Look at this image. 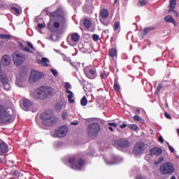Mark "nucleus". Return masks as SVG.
I'll use <instances>...</instances> for the list:
<instances>
[{"label":"nucleus","mask_w":179,"mask_h":179,"mask_svg":"<svg viewBox=\"0 0 179 179\" xmlns=\"http://www.w3.org/2000/svg\"><path fill=\"white\" fill-rule=\"evenodd\" d=\"M159 170L162 174H173L174 173V166L170 162H165L161 165Z\"/></svg>","instance_id":"obj_10"},{"label":"nucleus","mask_w":179,"mask_h":179,"mask_svg":"<svg viewBox=\"0 0 179 179\" xmlns=\"http://www.w3.org/2000/svg\"><path fill=\"white\" fill-rule=\"evenodd\" d=\"M62 106H64V101L62 100L57 101L55 106L56 110H62Z\"/></svg>","instance_id":"obj_28"},{"label":"nucleus","mask_w":179,"mask_h":179,"mask_svg":"<svg viewBox=\"0 0 179 179\" xmlns=\"http://www.w3.org/2000/svg\"><path fill=\"white\" fill-rule=\"evenodd\" d=\"M146 0H139L137 6H145V5H146Z\"/></svg>","instance_id":"obj_36"},{"label":"nucleus","mask_w":179,"mask_h":179,"mask_svg":"<svg viewBox=\"0 0 179 179\" xmlns=\"http://www.w3.org/2000/svg\"><path fill=\"white\" fill-rule=\"evenodd\" d=\"M120 22L118 21L115 22L113 25V29L115 31H118V29H120Z\"/></svg>","instance_id":"obj_34"},{"label":"nucleus","mask_w":179,"mask_h":179,"mask_svg":"<svg viewBox=\"0 0 179 179\" xmlns=\"http://www.w3.org/2000/svg\"><path fill=\"white\" fill-rule=\"evenodd\" d=\"M121 129H124V128H127V124H123L120 125Z\"/></svg>","instance_id":"obj_53"},{"label":"nucleus","mask_w":179,"mask_h":179,"mask_svg":"<svg viewBox=\"0 0 179 179\" xmlns=\"http://www.w3.org/2000/svg\"><path fill=\"white\" fill-rule=\"evenodd\" d=\"M0 82L3 86L4 90L9 92L10 90V84H9V79H8V75L2 71V65L0 62Z\"/></svg>","instance_id":"obj_5"},{"label":"nucleus","mask_w":179,"mask_h":179,"mask_svg":"<svg viewBox=\"0 0 179 179\" xmlns=\"http://www.w3.org/2000/svg\"><path fill=\"white\" fill-rule=\"evenodd\" d=\"M27 45H28V47H29V48H31V50H33V51H36V48H34L32 43L27 41Z\"/></svg>","instance_id":"obj_38"},{"label":"nucleus","mask_w":179,"mask_h":179,"mask_svg":"<svg viewBox=\"0 0 179 179\" xmlns=\"http://www.w3.org/2000/svg\"><path fill=\"white\" fill-rule=\"evenodd\" d=\"M66 134H68V127L66 126H62L55 131V135H56L57 138H64L66 136Z\"/></svg>","instance_id":"obj_14"},{"label":"nucleus","mask_w":179,"mask_h":179,"mask_svg":"<svg viewBox=\"0 0 179 179\" xmlns=\"http://www.w3.org/2000/svg\"><path fill=\"white\" fill-rule=\"evenodd\" d=\"M34 97L36 100H44L48 99L44 86H42L34 91Z\"/></svg>","instance_id":"obj_11"},{"label":"nucleus","mask_w":179,"mask_h":179,"mask_svg":"<svg viewBox=\"0 0 179 179\" xmlns=\"http://www.w3.org/2000/svg\"><path fill=\"white\" fill-rule=\"evenodd\" d=\"M163 160H164V159L163 157H159L158 161H155L154 164L155 166H157L158 164H160V163H162Z\"/></svg>","instance_id":"obj_40"},{"label":"nucleus","mask_w":179,"mask_h":179,"mask_svg":"<svg viewBox=\"0 0 179 179\" xmlns=\"http://www.w3.org/2000/svg\"><path fill=\"white\" fill-rule=\"evenodd\" d=\"M164 115L166 118H168L169 120H171V115H170V114H169L167 112L164 113Z\"/></svg>","instance_id":"obj_47"},{"label":"nucleus","mask_w":179,"mask_h":179,"mask_svg":"<svg viewBox=\"0 0 179 179\" xmlns=\"http://www.w3.org/2000/svg\"><path fill=\"white\" fill-rule=\"evenodd\" d=\"M112 145L115 148H120L121 149H127L131 146V142L125 138H120L112 141Z\"/></svg>","instance_id":"obj_7"},{"label":"nucleus","mask_w":179,"mask_h":179,"mask_svg":"<svg viewBox=\"0 0 179 179\" xmlns=\"http://www.w3.org/2000/svg\"><path fill=\"white\" fill-rule=\"evenodd\" d=\"M83 24L85 29H90L92 27V22L89 19L84 20Z\"/></svg>","instance_id":"obj_27"},{"label":"nucleus","mask_w":179,"mask_h":179,"mask_svg":"<svg viewBox=\"0 0 179 179\" xmlns=\"http://www.w3.org/2000/svg\"><path fill=\"white\" fill-rule=\"evenodd\" d=\"M69 163L71 164V169L76 170L78 169H81L85 162L82 159H78L76 157H71L69 159Z\"/></svg>","instance_id":"obj_9"},{"label":"nucleus","mask_w":179,"mask_h":179,"mask_svg":"<svg viewBox=\"0 0 179 179\" xmlns=\"http://www.w3.org/2000/svg\"><path fill=\"white\" fill-rule=\"evenodd\" d=\"M62 57L64 61H68V57H66V55L62 54Z\"/></svg>","instance_id":"obj_52"},{"label":"nucleus","mask_w":179,"mask_h":179,"mask_svg":"<svg viewBox=\"0 0 179 179\" xmlns=\"http://www.w3.org/2000/svg\"><path fill=\"white\" fill-rule=\"evenodd\" d=\"M22 106L24 107V108H29V107L32 106V103L30 100L25 99L23 100Z\"/></svg>","instance_id":"obj_26"},{"label":"nucleus","mask_w":179,"mask_h":179,"mask_svg":"<svg viewBox=\"0 0 179 179\" xmlns=\"http://www.w3.org/2000/svg\"><path fill=\"white\" fill-rule=\"evenodd\" d=\"M164 22L166 23H173V24H176V20H174V18L170 15L164 17Z\"/></svg>","instance_id":"obj_25"},{"label":"nucleus","mask_w":179,"mask_h":179,"mask_svg":"<svg viewBox=\"0 0 179 179\" xmlns=\"http://www.w3.org/2000/svg\"><path fill=\"white\" fill-rule=\"evenodd\" d=\"M163 153V150L159 147H155L150 150V156H160Z\"/></svg>","instance_id":"obj_18"},{"label":"nucleus","mask_w":179,"mask_h":179,"mask_svg":"<svg viewBox=\"0 0 179 179\" xmlns=\"http://www.w3.org/2000/svg\"><path fill=\"white\" fill-rule=\"evenodd\" d=\"M0 142H1V140H0Z\"/></svg>","instance_id":"obj_63"},{"label":"nucleus","mask_w":179,"mask_h":179,"mask_svg":"<svg viewBox=\"0 0 179 179\" xmlns=\"http://www.w3.org/2000/svg\"><path fill=\"white\" fill-rule=\"evenodd\" d=\"M133 152L135 156H139V155H143L145 152V143L139 141L134 147Z\"/></svg>","instance_id":"obj_12"},{"label":"nucleus","mask_w":179,"mask_h":179,"mask_svg":"<svg viewBox=\"0 0 179 179\" xmlns=\"http://www.w3.org/2000/svg\"><path fill=\"white\" fill-rule=\"evenodd\" d=\"M100 124L99 123H91L88 125L87 128V134L88 136H94L96 138L97 135H99V132H100L101 130Z\"/></svg>","instance_id":"obj_4"},{"label":"nucleus","mask_w":179,"mask_h":179,"mask_svg":"<svg viewBox=\"0 0 179 179\" xmlns=\"http://www.w3.org/2000/svg\"><path fill=\"white\" fill-rule=\"evenodd\" d=\"M100 77H101L102 79H106V78H107V76L106 75V73H105L104 72H101Z\"/></svg>","instance_id":"obj_46"},{"label":"nucleus","mask_w":179,"mask_h":179,"mask_svg":"<svg viewBox=\"0 0 179 179\" xmlns=\"http://www.w3.org/2000/svg\"><path fill=\"white\" fill-rule=\"evenodd\" d=\"M48 62H50V60L47 57H43L41 59H36V63L43 66H48Z\"/></svg>","instance_id":"obj_21"},{"label":"nucleus","mask_w":179,"mask_h":179,"mask_svg":"<svg viewBox=\"0 0 179 179\" xmlns=\"http://www.w3.org/2000/svg\"><path fill=\"white\" fill-rule=\"evenodd\" d=\"M99 38L100 37L99 36V35L95 34L92 35V39L94 41H99Z\"/></svg>","instance_id":"obj_41"},{"label":"nucleus","mask_w":179,"mask_h":179,"mask_svg":"<svg viewBox=\"0 0 179 179\" xmlns=\"http://www.w3.org/2000/svg\"><path fill=\"white\" fill-rule=\"evenodd\" d=\"M80 104L81 106H83V107L87 106V99L86 98L85 96H84L81 100H80Z\"/></svg>","instance_id":"obj_31"},{"label":"nucleus","mask_w":179,"mask_h":179,"mask_svg":"<svg viewBox=\"0 0 179 179\" xmlns=\"http://www.w3.org/2000/svg\"><path fill=\"white\" fill-rule=\"evenodd\" d=\"M1 62L4 66H9L11 62L10 57H9V55H5L1 59Z\"/></svg>","instance_id":"obj_20"},{"label":"nucleus","mask_w":179,"mask_h":179,"mask_svg":"<svg viewBox=\"0 0 179 179\" xmlns=\"http://www.w3.org/2000/svg\"><path fill=\"white\" fill-rule=\"evenodd\" d=\"M51 72H52L53 76H55V78H57V76H58V71H57V70L52 69Z\"/></svg>","instance_id":"obj_42"},{"label":"nucleus","mask_w":179,"mask_h":179,"mask_svg":"<svg viewBox=\"0 0 179 179\" xmlns=\"http://www.w3.org/2000/svg\"><path fill=\"white\" fill-rule=\"evenodd\" d=\"M158 139H159V142H161V143H163L164 142V139L163 138V136H160Z\"/></svg>","instance_id":"obj_51"},{"label":"nucleus","mask_w":179,"mask_h":179,"mask_svg":"<svg viewBox=\"0 0 179 179\" xmlns=\"http://www.w3.org/2000/svg\"><path fill=\"white\" fill-rule=\"evenodd\" d=\"M43 89H45V92L47 94V98L51 96H54V94H55L56 92L55 90L51 87H45L43 86Z\"/></svg>","instance_id":"obj_19"},{"label":"nucleus","mask_w":179,"mask_h":179,"mask_svg":"<svg viewBox=\"0 0 179 179\" xmlns=\"http://www.w3.org/2000/svg\"><path fill=\"white\" fill-rule=\"evenodd\" d=\"M155 28L153 27H147L145 29H144L143 30V36H146V34H148V33H149V31H152V30H153Z\"/></svg>","instance_id":"obj_35"},{"label":"nucleus","mask_w":179,"mask_h":179,"mask_svg":"<svg viewBox=\"0 0 179 179\" xmlns=\"http://www.w3.org/2000/svg\"><path fill=\"white\" fill-rule=\"evenodd\" d=\"M113 89L115 92H120V85H118V80L115 79L114 82Z\"/></svg>","instance_id":"obj_30"},{"label":"nucleus","mask_w":179,"mask_h":179,"mask_svg":"<svg viewBox=\"0 0 179 179\" xmlns=\"http://www.w3.org/2000/svg\"><path fill=\"white\" fill-rule=\"evenodd\" d=\"M18 45L21 48V50H23V48H24V45H23V43L22 42H19Z\"/></svg>","instance_id":"obj_49"},{"label":"nucleus","mask_w":179,"mask_h":179,"mask_svg":"<svg viewBox=\"0 0 179 179\" xmlns=\"http://www.w3.org/2000/svg\"><path fill=\"white\" fill-rule=\"evenodd\" d=\"M109 57H110V58L117 57V49L114 48L109 49Z\"/></svg>","instance_id":"obj_24"},{"label":"nucleus","mask_w":179,"mask_h":179,"mask_svg":"<svg viewBox=\"0 0 179 179\" xmlns=\"http://www.w3.org/2000/svg\"><path fill=\"white\" fill-rule=\"evenodd\" d=\"M110 16V12L107 8H103L99 12V21L103 26H108L110 24V20H107Z\"/></svg>","instance_id":"obj_8"},{"label":"nucleus","mask_w":179,"mask_h":179,"mask_svg":"<svg viewBox=\"0 0 179 179\" xmlns=\"http://www.w3.org/2000/svg\"><path fill=\"white\" fill-rule=\"evenodd\" d=\"M64 89H65V93L69 94L67 96L69 103H70V104H73V103H75V99H72L73 98V92L69 90L70 89H72V85H71L69 83H66L64 85Z\"/></svg>","instance_id":"obj_13"},{"label":"nucleus","mask_w":179,"mask_h":179,"mask_svg":"<svg viewBox=\"0 0 179 179\" xmlns=\"http://www.w3.org/2000/svg\"><path fill=\"white\" fill-rule=\"evenodd\" d=\"M22 51H26L27 52H29L30 54H33V52L31 51L30 48L27 47H24Z\"/></svg>","instance_id":"obj_43"},{"label":"nucleus","mask_w":179,"mask_h":179,"mask_svg":"<svg viewBox=\"0 0 179 179\" xmlns=\"http://www.w3.org/2000/svg\"><path fill=\"white\" fill-rule=\"evenodd\" d=\"M169 150H171V152L172 153H174V152H176V150H174V148H173L171 145H169Z\"/></svg>","instance_id":"obj_48"},{"label":"nucleus","mask_w":179,"mask_h":179,"mask_svg":"<svg viewBox=\"0 0 179 179\" xmlns=\"http://www.w3.org/2000/svg\"><path fill=\"white\" fill-rule=\"evenodd\" d=\"M66 23V19L64 16V12L61 8H57L55 11L50 13V21L48 27L52 33L59 31L58 29Z\"/></svg>","instance_id":"obj_1"},{"label":"nucleus","mask_w":179,"mask_h":179,"mask_svg":"<svg viewBox=\"0 0 179 179\" xmlns=\"http://www.w3.org/2000/svg\"><path fill=\"white\" fill-rule=\"evenodd\" d=\"M171 179H176V176H171Z\"/></svg>","instance_id":"obj_58"},{"label":"nucleus","mask_w":179,"mask_h":179,"mask_svg":"<svg viewBox=\"0 0 179 179\" xmlns=\"http://www.w3.org/2000/svg\"><path fill=\"white\" fill-rule=\"evenodd\" d=\"M38 29H44L45 27V23L40 24L38 23L37 25Z\"/></svg>","instance_id":"obj_44"},{"label":"nucleus","mask_w":179,"mask_h":179,"mask_svg":"<svg viewBox=\"0 0 179 179\" xmlns=\"http://www.w3.org/2000/svg\"><path fill=\"white\" fill-rule=\"evenodd\" d=\"M173 13H174L176 17H178V13H177V11H176V10H173Z\"/></svg>","instance_id":"obj_54"},{"label":"nucleus","mask_w":179,"mask_h":179,"mask_svg":"<svg viewBox=\"0 0 179 179\" xmlns=\"http://www.w3.org/2000/svg\"><path fill=\"white\" fill-rule=\"evenodd\" d=\"M108 129L111 131V132H113L114 131V129H113L112 127H108Z\"/></svg>","instance_id":"obj_57"},{"label":"nucleus","mask_w":179,"mask_h":179,"mask_svg":"<svg viewBox=\"0 0 179 179\" xmlns=\"http://www.w3.org/2000/svg\"><path fill=\"white\" fill-rule=\"evenodd\" d=\"M12 58L15 65H22V64H23L26 59L29 58V55L20 51L16 50L15 52H13Z\"/></svg>","instance_id":"obj_3"},{"label":"nucleus","mask_w":179,"mask_h":179,"mask_svg":"<svg viewBox=\"0 0 179 179\" xmlns=\"http://www.w3.org/2000/svg\"><path fill=\"white\" fill-rule=\"evenodd\" d=\"M177 133H178V136H179V129H177Z\"/></svg>","instance_id":"obj_59"},{"label":"nucleus","mask_w":179,"mask_h":179,"mask_svg":"<svg viewBox=\"0 0 179 179\" xmlns=\"http://www.w3.org/2000/svg\"><path fill=\"white\" fill-rule=\"evenodd\" d=\"M115 3H117V0H115Z\"/></svg>","instance_id":"obj_62"},{"label":"nucleus","mask_w":179,"mask_h":179,"mask_svg":"<svg viewBox=\"0 0 179 179\" xmlns=\"http://www.w3.org/2000/svg\"><path fill=\"white\" fill-rule=\"evenodd\" d=\"M129 128L130 129H134V131H136L137 129H138V127L136 124H129Z\"/></svg>","instance_id":"obj_37"},{"label":"nucleus","mask_w":179,"mask_h":179,"mask_svg":"<svg viewBox=\"0 0 179 179\" xmlns=\"http://www.w3.org/2000/svg\"><path fill=\"white\" fill-rule=\"evenodd\" d=\"M41 79V73L36 71H32L29 78V82H38Z\"/></svg>","instance_id":"obj_17"},{"label":"nucleus","mask_w":179,"mask_h":179,"mask_svg":"<svg viewBox=\"0 0 179 179\" xmlns=\"http://www.w3.org/2000/svg\"><path fill=\"white\" fill-rule=\"evenodd\" d=\"M71 125H78V124H79V122H71Z\"/></svg>","instance_id":"obj_55"},{"label":"nucleus","mask_w":179,"mask_h":179,"mask_svg":"<svg viewBox=\"0 0 179 179\" xmlns=\"http://www.w3.org/2000/svg\"><path fill=\"white\" fill-rule=\"evenodd\" d=\"M80 37L79 34L74 33L67 38V41L69 44L73 45V44H78V43H79Z\"/></svg>","instance_id":"obj_16"},{"label":"nucleus","mask_w":179,"mask_h":179,"mask_svg":"<svg viewBox=\"0 0 179 179\" xmlns=\"http://www.w3.org/2000/svg\"><path fill=\"white\" fill-rule=\"evenodd\" d=\"M11 12L13 13H15V15H20V9H19L17 7L12 6L10 8Z\"/></svg>","instance_id":"obj_29"},{"label":"nucleus","mask_w":179,"mask_h":179,"mask_svg":"<svg viewBox=\"0 0 179 179\" xmlns=\"http://www.w3.org/2000/svg\"><path fill=\"white\" fill-rule=\"evenodd\" d=\"M166 143H167L168 146H169V145H170V143H168V142H166Z\"/></svg>","instance_id":"obj_61"},{"label":"nucleus","mask_w":179,"mask_h":179,"mask_svg":"<svg viewBox=\"0 0 179 179\" xmlns=\"http://www.w3.org/2000/svg\"><path fill=\"white\" fill-rule=\"evenodd\" d=\"M108 125L110 127H114V128H117V127H118V124L115 123V122H110L108 123Z\"/></svg>","instance_id":"obj_45"},{"label":"nucleus","mask_w":179,"mask_h":179,"mask_svg":"<svg viewBox=\"0 0 179 179\" xmlns=\"http://www.w3.org/2000/svg\"><path fill=\"white\" fill-rule=\"evenodd\" d=\"M12 120V115L9 113L5 106L0 103V122H9Z\"/></svg>","instance_id":"obj_6"},{"label":"nucleus","mask_w":179,"mask_h":179,"mask_svg":"<svg viewBox=\"0 0 179 179\" xmlns=\"http://www.w3.org/2000/svg\"><path fill=\"white\" fill-rule=\"evenodd\" d=\"M41 120H42L43 125L45 127H54L57 124V117L51 110H48L41 114Z\"/></svg>","instance_id":"obj_2"},{"label":"nucleus","mask_w":179,"mask_h":179,"mask_svg":"<svg viewBox=\"0 0 179 179\" xmlns=\"http://www.w3.org/2000/svg\"><path fill=\"white\" fill-rule=\"evenodd\" d=\"M136 113L137 114H141V110L136 109Z\"/></svg>","instance_id":"obj_56"},{"label":"nucleus","mask_w":179,"mask_h":179,"mask_svg":"<svg viewBox=\"0 0 179 179\" xmlns=\"http://www.w3.org/2000/svg\"><path fill=\"white\" fill-rule=\"evenodd\" d=\"M62 120H66V113H63L62 115Z\"/></svg>","instance_id":"obj_50"},{"label":"nucleus","mask_w":179,"mask_h":179,"mask_svg":"<svg viewBox=\"0 0 179 179\" xmlns=\"http://www.w3.org/2000/svg\"><path fill=\"white\" fill-rule=\"evenodd\" d=\"M84 72L88 79H95V78L97 76L96 71L93 69H90V67H86L84 69Z\"/></svg>","instance_id":"obj_15"},{"label":"nucleus","mask_w":179,"mask_h":179,"mask_svg":"<svg viewBox=\"0 0 179 179\" xmlns=\"http://www.w3.org/2000/svg\"><path fill=\"white\" fill-rule=\"evenodd\" d=\"M162 89H163V84H159L155 94H159V92H160V90H162Z\"/></svg>","instance_id":"obj_39"},{"label":"nucleus","mask_w":179,"mask_h":179,"mask_svg":"<svg viewBox=\"0 0 179 179\" xmlns=\"http://www.w3.org/2000/svg\"><path fill=\"white\" fill-rule=\"evenodd\" d=\"M0 152H1V153H8V152H9V147L8 146V144L4 142H0Z\"/></svg>","instance_id":"obj_22"},{"label":"nucleus","mask_w":179,"mask_h":179,"mask_svg":"<svg viewBox=\"0 0 179 179\" xmlns=\"http://www.w3.org/2000/svg\"><path fill=\"white\" fill-rule=\"evenodd\" d=\"M134 120L135 121H138V122H141V124H143V122H145V120L141 118V117H139L138 115H134Z\"/></svg>","instance_id":"obj_33"},{"label":"nucleus","mask_w":179,"mask_h":179,"mask_svg":"<svg viewBox=\"0 0 179 179\" xmlns=\"http://www.w3.org/2000/svg\"><path fill=\"white\" fill-rule=\"evenodd\" d=\"M169 13H170V12H173L174 10V8H176V5H177V0H169Z\"/></svg>","instance_id":"obj_23"},{"label":"nucleus","mask_w":179,"mask_h":179,"mask_svg":"<svg viewBox=\"0 0 179 179\" xmlns=\"http://www.w3.org/2000/svg\"><path fill=\"white\" fill-rule=\"evenodd\" d=\"M3 160L0 158V163H2Z\"/></svg>","instance_id":"obj_60"},{"label":"nucleus","mask_w":179,"mask_h":179,"mask_svg":"<svg viewBox=\"0 0 179 179\" xmlns=\"http://www.w3.org/2000/svg\"><path fill=\"white\" fill-rule=\"evenodd\" d=\"M0 38H3V40H11L12 36L8 34H0Z\"/></svg>","instance_id":"obj_32"}]
</instances>
